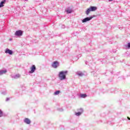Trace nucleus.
Wrapping results in <instances>:
<instances>
[{
  "label": "nucleus",
  "mask_w": 130,
  "mask_h": 130,
  "mask_svg": "<svg viewBox=\"0 0 130 130\" xmlns=\"http://www.w3.org/2000/svg\"><path fill=\"white\" fill-rule=\"evenodd\" d=\"M68 74V71H61L59 72L58 77L59 80L63 81V80H66L67 74Z\"/></svg>",
  "instance_id": "obj_1"
},
{
  "label": "nucleus",
  "mask_w": 130,
  "mask_h": 130,
  "mask_svg": "<svg viewBox=\"0 0 130 130\" xmlns=\"http://www.w3.org/2000/svg\"><path fill=\"white\" fill-rule=\"evenodd\" d=\"M97 10V7L91 6L89 8L87 9L86 11V14L89 15L90 14V12H95V11Z\"/></svg>",
  "instance_id": "obj_2"
},
{
  "label": "nucleus",
  "mask_w": 130,
  "mask_h": 130,
  "mask_svg": "<svg viewBox=\"0 0 130 130\" xmlns=\"http://www.w3.org/2000/svg\"><path fill=\"white\" fill-rule=\"evenodd\" d=\"M30 71H29V74H33L36 71V66L35 65H32L30 68Z\"/></svg>",
  "instance_id": "obj_3"
},
{
  "label": "nucleus",
  "mask_w": 130,
  "mask_h": 130,
  "mask_svg": "<svg viewBox=\"0 0 130 130\" xmlns=\"http://www.w3.org/2000/svg\"><path fill=\"white\" fill-rule=\"evenodd\" d=\"M59 66V63L57 62V61H54L53 63L52 64V67L54 69H56L57 67Z\"/></svg>",
  "instance_id": "obj_4"
},
{
  "label": "nucleus",
  "mask_w": 130,
  "mask_h": 130,
  "mask_svg": "<svg viewBox=\"0 0 130 130\" xmlns=\"http://www.w3.org/2000/svg\"><path fill=\"white\" fill-rule=\"evenodd\" d=\"M15 34L16 36H22V35H23V31L21 30H19L16 31Z\"/></svg>",
  "instance_id": "obj_5"
},
{
  "label": "nucleus",
  "mask_w": 130,
  "mask_h": 130,
  "mask_svg": "<svg viewBox=\"0 0 130 130\" xmlns=\"http://www.w3.org/2000/svg\"><path fill=\"white\" fill-rule=\"evenodd\" d=\"M92 19H93L92 17H86L82 20V23H86V22H88V21H90V20H92Z\"/></svg>",
  "instance_id": "obj_6"
},
{
  "label": "nucleus",
  "mask_w": 130,
  "mask_h": 130,
  "mask_svg": "<svg viewBox=\"0 0 130 130\" xmlns=\"http://www.w3.org/2000/svg\"><path fill=\"white\" fill-rule=\"evenodd\" d=\"M24 121L25 123H26V124H30V123H31V121L28 118H25Z\"/></svg>",
  "instance_id": "obj_7"
},
{
  "label": "nucleus",
  "mask_w": 130,
  "mask_h": 130,
  "mask_svg": "<svg viewBox=\"0 0 130 130\" xmlns=\"http://www.w3.org/2000/svg\"><path fill=\"white\" fill-rule=\"evenodd\" d=\"M5 52L6 53H9V54L12 55L13 54V51L10 49H7L6 50Z\"/></svg>",
  "instance_id": "obj_8"
},
{
  "label": "nucleus",
  "mask_w": 130,
  "mask_h": 130,
  "mask_svg": "<svg viewBox=\"0 0 130 130\" xmlns=\"http://www.w3.org/2000/svg\"><path fill=\"white\" fill-rule=\"evenodd\" d=\"M66 12L67 14H71V13H72L73 10H72V9L71 8H68L67 10H66Z\"/></svg>",
  "instance_id": "obj_9"
},
{
  "label": "nucleus",
  "mask_w": 130,
  "mask_h": 130,
  "mask_svg": "<svg viewBox=\"0 0 130 130\" xmlns=\"http://www.w3.org/2000/svg\"><path fill=\"white\" fill-rule=\"evenodd\" d=\"M6 3V0H4L3 1L1 2L0 3V8H3L4 7V4Z\"/></svg>",
  "instance_id": "obj_10"
},
{
  "label": "nucleus",
  "mask_w": 130,
  "mask_h": 130,
  "mask_svg": "<svg viewBox=\"0 0 130 130\" xmlns=\"http://www.w3.org/2000/svg\"><path fill=\"white\" fill-rule=\"evenodd\" d=\"M6 73H7V70H1L0 71V75L6 74Z\"/></svg>",
  "instance_id": "obj_11"
},
{
  "label": "nucleus",
  "mask_w": 130,
  "mask_h": 130,
  "mask_svg": "<svg viewBox=\"0 0 130 130\" xmlns=\"http://www.w3.org/2000/svg\"><path fill=\"white\" fill-rule=\"evenodd\" d=\"M80 97H81V98H86V97H87V94H82L80 95Z\"/></svg>",
  "instance_id": "obj_12"
},
{
  "label": "nucleus",
  "mask_w": 130,
  "mask_h": 130,
  "mask_svg": "<svg viewBox=\"0 0 130 130\" xmlns=\"http://www.w3.org/2000/svg\"><path fill=\"white\" fill-rule=\"evenodd\" d=\"M78 76H79L80 77H83V76H84V74H83L81 72H78L77 73Z\"/></svg>",
  "instance_id": "obj_13"
},
{
  "label": "nucleus",
  "mask_w": 130,
  "mask_h": 130,
  "mask_svg": "<svg viewBox=\"0 0 130 130\" xmlns=\"http://www.w3.org/2000/svg\"><path fill=\"white\" fill-rule=\"evenodd\" d=\"M81 114H82V112H79L75 113V115H77V116H80V115H81Z\"/></svg>",
  "instance_id": "obj_14"
},
{
  "label": "nucleus",
  "mask_w": 130,
  "mask_h": 130,
  "mask_svg": "<svg viewBox=\"0 0 130 130\" xmlns=\"http://www.w3.org/2000/svg\"><path fill=\"white\" fill-rule=\"evenodd\" d=\"M60 93V91L59 90H58L54 92V95H58Z\"/></svg>",
  "instance_id": "obj_15"
},
{
  "label": "nucleus",
  "mask_w": 130,
  "mask_h": 130,
  "mask_svg": "<svg viewBox=\"0 0 130 130\" xmlns=\"http://www.w3.org/2000/svg\"><path fill=\"white\" fill-rule=\"evenodd\" d=\"M3 116V111L0 110V117H2Z\"/></svg>",
  "instance_id": "obj_16"
},
{
  "label": "nucleus",
  "mask_w": 130,
  "mask_h": 130,
  "mask_svg": "<svg viewBox=\"0 0 130 130\" xmlns=\"http://www.w3.org/2000/svg\"><path fill=\"white\" fill-rule=\"evenodd\" d=\"M128 48H130V43H128Z\"/></svg>",
  "instance_id": "obj_17"
},
{
  "label": "nucleus",
  "mask_w": 130,
  "mask_h": 130,
  "mask_svg": "<svg viewBox=\"0 0 130 130\" xmlns=\"http://www.w3.org/2000/svg\"><path fill=\"white\" fill-rule=\"evenodd\" d=\"M16 77H17V78H19L20 75H19V74L17 75H16Z\"/></svg>",
  "instance_id": "obj_18"
},
{
  "label": "nucleus",
  "mask_w": 130,
  "mask_h": 130,
  "mask_svg": "<svg viewBox=\"0 0 130 130\" xmlns=\"http://www.w3.org/2000/svg\"><path fill=\"white\" fill-rule=\"evenodd\" d=\"M127 119H128V120H130V118L127 117Z\"/></svg>",
  "instance_id": "obj_19"
},
{
  "label": "nucleus",
  "mask_w": 130,
  "mask_h": 130,
  "mask_svg": "<svg viewBox=\"0 0 130 130\" xmlns=\"http://www.w3.org/2000/svg\"><path fill=\"white\" fill-rule=\"evenodd\" d=\"M109 1H113V0H109Z\"/></svg>",
  "instance_id": "obj_20"
}]
</instances>
